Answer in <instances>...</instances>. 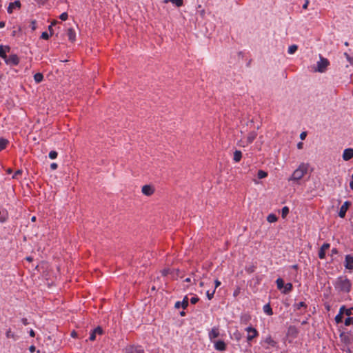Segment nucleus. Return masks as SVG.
I'll use <instances>...</instances> for the list:
<instances>
[{
    "instance_id": "12",
    "label": "nucleus",
    "mask_w": 353,
    "mask_h": 353,
    "mask_svg": "<svg viewBox=\"0 0 353 353\" xmlns=\"http://www.w3.org/2000/svg\"><path fill=\"white\" fill-rule=\"evenodd\" d=\"M154 192V188L150 185H145L142 187V193L146 196H151Z\"/></svg>"
},
{
    "instance_id": "41",
    "label": "nucleus",
    "mask_w": 353,
    "mask_h": 353,
    "mask_svg": "<svg viewBox=\"0 0 353 353\" xmlns=\"http://www.w3.org/2000/svg\"><path fill=\"white\" fill-rule=\"evenodd\" d=\"M68 14L67 12H63L62 14H61L59 18L62 20V21H65L68 19Z\"/></svg>"
},
{
    "instance_id": "53",
    "label": "nucleus",
    "mask_w": 353,
    "mask_h": 353,
    "mask_svg": "<svg viewBox=\"0 0 353 353\" xmlns=\"http://www.w3.org/2000/svg\"><path fill=\"white\" fill-rule=\"evenodd\" d=\"M50 168L52 170H54L57 168V164L56 163H51L50 165Z\"/></svg>"
},
{
    "instance_id": "32",
    "label": "nucleus",
    "mask_w": 353,
    "mask_h": 353,
    "mask_svg": "<svg viewBox=\"0 0 353 353\" xmlns=\"http://www.w3.org/2000/svg\"><path fill=\"white\" fill-rule=\"evenodd\" d=\"M3 52H5L6 55L12 53L11 52L10 48L8 46H3Z\"/></svg>"
},
{
    "instance_id": "5",
    "label": "nucleus",
    "mask_w": 353,
    "mask_h": 353,
    "mask_svg": "<svg viewBox=\"0 0 353 353\" xmlns=\"http://www.w3.org/2000/svg\"><path fill=\"white\" fill-rule=\"evenodd\" d=\"M125 353H144V350L141 345L127 346L124 350Z\"/></svg>"
},
{
    "instance_id": "4",
    "label": "nucleus",
    "mask_w": 353,
    "mask_h": 353,
    "mask_svg": "<svg viewBox=\"0 0 353 353\" xmlns=\"http://www.w3.org/2000/svg\"><path fill=\"white\" fill-rule=\"evenodd\" d=\"M329 65V61L327 59L320 56V60L316 63V68L315 71L319 72H324Z\"/></svg>"
},
{
    "instance_id": "27",
    "label": "nucleus",
    "mask_w": 353,
    "mask_h": 353,
    "mask_svg": "<svg viewBox=\"0 0 353 353\" xmlns=\"http://www.w3.org/2000/svg\"><path fill=\"white\" fill-rule=\"evenodd\" d=\"M276 283L277 285V288L279 290H281L283 288L284 286V281L281 278H278L276 281Z\"/></svg>"
},
{
    "instance_id": "15",
    "label": "nucleus",
    "mask_w": 353,
    "mask_h": 353,
    "mask_svg": "<svg viewBox=\"0 0 353 353\" xmlns=\"http://www.w3.org/2000/svg\"><path fill=\"white\" fill-rule=\"evenodd\" d=\"M219 330L218 327H214L212 328V330L209 332V338L211 341H213V340L215 338H217L219 336Z\"/></svg>"
},
{
    "instance_id": "16",
    "label": "nucleus",
    "mask_w": 353,
    "mask_h": 353,
    "mask_svg": "<svg viewBox=\"0 0 353 353\" xmlns=\"http://www.w3.org/2000/svg\"><path fill=\"white\" fill-rule=\"evenodd\" d=\"M251 319H252V317L250 314L244 313V314H242L240 316V322L242 324L246 325L250 321Z\"/></svg>"
},
{
    "instance_id": "36",
    "label": "nucleus",
    "mask_w": 353,
    "mask_h": 353,
    "mask_svg": "<svg viewBox=\"0 0 353 353\" xmlns=\"http://www.w3.org/2000/svg\"><path fill=\"white\" fill-rule=\"evenodd\" d=\"M352 323H353V318L347 317V318L345 319V325L346 326L350 325Z\"/></svg>"
},
{
    "instance_id": "25",
    "label": "nucleus",
    "mask_w": 353,
    "mask_h": 353,
    "mask_svg": "<svg viewBox=\"0 0 353 353\" xmlns=\"http://www.w3.org/2000/svg\"><path fill=\"white\" fill-rule=\"evenodd\" d=\"M34 79L37 83H40L43 79V76L41 73L38 72L34 75Z\"/></svg>"
},
{
    "instance_id": "21",
    "label": "nucleus",
    "mask_w": 353,
    "mask_h": 353,
    "mask_svg": "<svg viewBox=\"0 0 353 353\" xmlns=\"http://www.w3.org/2000/svg\"><path fill=\"white\" fill-rule=\"evenodd\" d=\"M241 158H242V152L240 150H236L234 152V157H233L234 161L236 163L239 162L241 161Z\"/></svg>"
},
{
    "instance_id": "24",
    "label": "nucleus",
    "mask_w": 353,
    "mask_h": 353,
    "mask_svg": "<svg viewBox=\"0 0 353 353\" xmlns=\"http://www.w3.org/2000/svg\"><path fill=\"white\" fill-rule=\"evenodd\" d=\"M265 343L272 347H274L276 345V342L275 341H274L273 339L270 336H268L265 339Z\"/></svg>"
},
{
    "instance_id": "57",
    "label": "nucleus",
    "mask_w": 353,
    "mask_h": 353,
    "mask_svg": "<svg viewBox=\"0 0 353 353\" xmlns=\"http://www.w3.org/2000/svg\"><path fill=\"white\" fill-rule=\"evenodd\" d=\"M35 24H36V21H32L31 22V26H32V29L33 30L36 29V26H35Z\"/></svg>"
},
{
    "instance_id": "49",
    "label": "nucleus",
    "mask_w": 353,
    "mask_h": 353,
    "mask_svg": "<svg viewBox=\"0 0 353 353\" xmlns=\"http://www.w3.org/2000/svg\"><path fill=\"white\" fill-rule=\"evenodd\" d=\"M56 23H57L56 21H54V23H52L51 25H50L48 27V30H49L51 35L53 34L52 26L56 24Z\"/></svg>"
},
{
    "instance_id": "19",
    "label": "nucleus",
    "mask_w": 353,
    "mask_h": 353,
    "mask_svg": "<svg viewBox=\"0 0 353 353\" xmlns=\"http://www.w3.org/2000/svg\"><path fill=\"white\" fill-rule=\"evenodd\" d=\"M6 336L8 339H11L13 341H17L18 339V336L14 332H12L10 329H9L6 331Z\"/></svg>"
},
{
    "instance_id": "62",
    "label": "nucleus",
    "mask_w": 353,
    "mask_h": 353,
    "mask_svg": "<svg viewBox=\"0 0 353 353\" xmlns=\"http://www.w3.org/2000/svg\"><path fill=\"white\" fill-rule=\"evenodd\" d=\"M350 187L353 190V180L350 182Z\"/></svg>"
},
{
    "instance_id": "42",
    "label": "nucleus",
    "mask_w": 353,
    "mask_h": 353,
    "mask_svg": "<svg viewBox=\"0 0 353 353\" xmlns=\"http://www.w3.org/2000/svg\"><path fill=\"white\" fill-rule=\"evenodd\" d=\"M199 299L198 296H193L190 299V303L192 304H196L199 301Z\"/></svg>"
},
{
    "instance_id": "47",
    "label": "nucleus",
    "mask_w": 353,
    "mask_h": 353,
    "mask_svg": "<svg viewBox=\"0 0 353 353\" xmlns=\"http://www.w3.org/2000/svg\"><path fill=\"white\" fill-rule=\"evenodd\" d=\"M345 310H346V307L345 305H342L340 309H339V314H345Z\"/></svg>"
},
{
    "instance_id": "2",
    "label": "nucleus",
    "mask_w": 353,
    "mask_h": 353,
    "mask_svg": "<svg viewBox=\"0 0 353 353\" xmlns=\"http://www.w3.org/2000/svg\"><path fill=\"white\" fill-rule=\"evenodd\" d=\"M308 170V164L301 163L299 167L293 172L289 181H298L301 179Z\"/></svg>"
},
{
    "instance_id": "60",
    "label": "nucleus",
    "mask_w": 353,
    "mask_h": 353,
    "mask_svg": "<svg viewBox=\"0 0 353 353\" xmlns=\"http://www.w3.org/2000/svg\"><path fill=\"white\" fill-rule=\"evenodd\" d=\"M30 336H32V337H34V336H35V332H34V331L33 330H31L30 331Z\"/></svg>"
},
{
    "instance_id": "50",
    "label": "nucleus",
    "mask_w": 353,
    "mask_h": 353,
    "mask_svg": "<svg viewBox=\"0 0 353 353\" xmlns=\"http://www.w3.org/2000/svg\"><path fill=\"white\" fill-rule=\"evenodd\" d=\"M309 3H310V1L309 0H305L304 4L303 5V8L304 10L307 9Z\"/></svg>"
},
{
    "instance_id": "64",
    "label": "nucleus",
    "mask_w": 353,
    "mask_h": 353,
    "mask_svg": "<svg viewBox=\"0 0 353 353\" xmlns=\"http://www.w3.org/2000/svg\"><path fill=\"white\" fill-rule=\"evenodd\" d=\"M180 315H181V316H184L185 315V312H184V311L181 312H180Z\"/></svg>"
},
{
    "instance_id": "14",
    "label": "nucleus",
    "mask_w": 353,
    "mask_h": 353,
    "mask_svg": "<svg viewBox=\"0 0 353 353\" xmlns=\"http://www.w3.org/2000/svg\"><path fill=\"white\" fill-rule=\"evenodd\" d=\"M353 158V149L347 148L345 149L343 153V159L344 161H349Z\"/></svg>"
},
{
    "instance_id": "17",
    "label": "nucleus",
    "mask_w": 353,
    "mask_h": 353,
    "mask_svg": "<svg viewBox=\"0 0 353 353\" xmlns=\"http://www.w3.org/2000/svg\"><path fill=\"white\" fill-rule=\"evenodd\" d=\"M256 137H257L256 132L252 131V132H249L247 136V138H246V143L250 145V143H252L254 141V140L256 138Z\"/></svg>"
},
{
    "instance_id": "28",
    "label": "nucleus",
    "mask_w": 353,
    "mask_h": 353,
    "mask_svg": "<svg viewBox=\"0 0 353 353\" xmlns=\"http://www.w3.org/2000/svg\"><path fill=\"white\" fill-rule=\"evenodd\" d=\"M297 49H298V46L296 45H292V46H289L288 52L290 54H292L296 52Z\"/></svg>"
},
{
    "instance_id": "3",
    "label": "nucleus",
    "mask_w": 353,
    "mask_h": 353,
    "mask_svg": "<svg viewBox=\"0 0 353 353\" xmlns=\"http://www.w3.org/2000/svg\"><path fill=\"white\" fill-rule=\"evenodd\" d=\"M1 59H3L5 63L9 66L17 65L19 63V57L14 53H10L8 55L5 54L3 51V46L1 45Z\"/></svg>"
},
{
    "instance_id": "55",
    "label": "nucleus",
    "mask_w": 353,
    "mask_h": 353,
    "mask_svg": "<svg viewBox=\"0 0 353 353\" xmlns=\"http://www.w3.org/2000/svg\"><path fill=\"white\" fill-rule=\"evenodd\" d=\"M29 350L30 352L33 353L35 352L36 350V347L34 345H31L30 347H29Z\"/></svg>"
},
{
    "instance_id": "39",
    "label": "nucleus",
    "mask_w": 353,
    "mask_h": 353,
    "mask_svg": "<svg viewBox=\"0 0 353 353\" xmlns=\"http://www.w3.org/2000/svg\"><path fill=\"white\" fill-rule=\"evenodd\" d=\"M8 214L7 212H6V213H5L4 212L1 211V223L4 222L6 220V219L8 218Z\"/></svg>"
},
{
    "instance_id": "7",
    "label": "nucleus",
    "mask_w": 353,
    "mask_h": 353,
    "mask_svg": "<svg viewBox=\"0 0 353 353\" xmlns=\"http://www.w3.org/2000/svg\"><path fill=\"white\" fill-rule=\"evenodd\" d=\"M245 330L248 332L247 336L248 342H250L259 335L258 331L252 327H248L245 329Z\"/></svg>"
},
{
    "instance_id": "51",
    "label": "nucleus",
    "mask_w": 353,
    "mask_h": 353,
    "mask_svg": "<svg viewBox=\"0 0 353 353\" xmlns=\"http://www.w3.org/2000/svg\"><path fill=\"white\" fill-rule=\"evenodd\" d=\"M170 273V270L169 269H164L163 271H162V274L163 276H167L168 275V274Z\"/></svg>"
},
{
    "instance_id": "61",
    "label": "nucleus",
    "mask_w": 353,
    "mask_h": 353,
    "mask_svg": "<svg viewBox=\"0 0 353 353\" xmlns=\"http://www.w3.org/2000/svg\"><path fill=\"white\" fill-rule=\"evenodd\" d=\"M12 169H11V168H8V169H6V172H7V174H11V173H12Z\"/></svg>"
},
{
    "instance_id": "23",
    "label": "nucleus",
    "mask_w": 353,
    "mask_h": 353,
    "mask_svg": "<svg viewBox=\"0 0 353 353\" xmlns=\"http://www.w3.org/2000/svg\"><path fill=\"white\" fill-rule=\"evenodd\" d=\"M292 288H293L292 284L291 283H288L285 285H284V286H283V293L288 294L292 290Z\"/></svg>"
},
{
    "instance_id": "48",
    "label": "nucleus",
    "mask_w": 353,
    "mask_h": 353,
    "mask_svg": "<svg viewBox=\"0 0 353 353\" xmlns=\"http://www.w3.org/2000/svg\"><path fill=\"white\" fill-rule=\"evenodd\" d=\"M344 55H345V57H346V59H347V61H348L350 63H352V62H353V59H352V58H351V57H350V55H349L347 52H345V53H344Z\"/></svg>"
},
{
    "instance_id": "11",
    "label": "nucleus",
    "mask_w": 353,
    "mask_h": 353,
    "mask_svg": "<svg viewBox=\"0 0 353 353\" xmlns=\"http://www.w3.org/2000/svg\"><path fill=\"white\" fill-rule=\"evenodd\" d=\"M330 247V245L327 243H325L322 245L319 251V257L321 259H323L325 257V252Z\"/></svg>"
},
{
    "instance_id": "52",
    "label": "nucleus",
    "mask_w": 353,
    "mask_h": 353,
    "mask_svg": "<svg viewBox=\"0 0 353 353\" xmlns=\"http://www.w3.org/2000/svg\"><path fill=\"white\" fill-rule=\"evenodd\" d=\"M306 136H307V133L305 132H303L300 134V138H301V139L304 140L305 139Z\"/></svg>"
},
{
    "instance_id": "18",
    "label": "nucleus",
    "mask_w": 353,
    "mask_h": 353,
    "mask_svg": "<svg viewBox=\"0 0 353 353\" xmlns=\"http://www.w3.org/2000/svg\"><path fill=\"white\" fill-rule=\"evenodd\" d=\"M67 35H68V39L73 42L75 41V39H76V32L74 31V29L72 28H69L67 31Z\"/></svg>"
},
{
    "instance_id": "58",
    "label": "nucleus",
    "mask_w": 353,
    "mask_h": 353,
    "mask_svg": "<svg viewBox=\"0 0 353 353\" xmlns=\"http://www.w3.org/2000/svg\"><path fill=\"white\" fill-rule=\"evenodd\" d=\"M331 252L332 255L338 254V250L336 248H332Z\"/></svg>"
},
{
    "instance_id": "1",
    "label": "nucleus",
    "mask_w": 353,
    "mask_h": 353,
    "mask_svg": "<svg viewBox=\"0 0 353 353\" xmlns=\"http://www.w3.org/2000/svg\"><path fill=\"white\" fill-rule=\"evenodd\" d=\"M334 285L335 289L340 292L349 293L352 289V283L346 276H339Z\"/></svg>"
},
{
    "instance_id": "29",
    "label": "nucleus",
    "mask_w": 353,
    "mask_h": 353,
    "mask_svg": "<svg viewBox=\"0 0 353 353\" xmlns=\"http://www.w3.org/2000/svg\"><path fill=\"white\" fill-rule=\"evenodd\" d=\"M294 307L296 310H301L302 307L307 308V305L305 303V302L301 301L294 304Z\"/></svg>"
},
{
    "instance_id": "56",
    "label": "nucleus",
    "mask_w": 353,
    "mask_h": 353,
    "mask_svg": "<svg viewBox=\"0 0 353 353\" xmlns=\"http://www.w3.org/2000/svg\"><path fill=\"white\" fill-rule=\"evenodd\" d=\"M214 283H215V289L216 288H218L219 286H220V285H221V282L217 279L215 280Z\"/></svg>"
},
{
    "instance_id": "46",
    "label": "nucleus",
    "mask_w": 353,
    "mask_h": 353,
    "mask_svg": "<svg viewBox=\"0 0 353 353\" xmlns=\"http://www.w3.org/2000/svg\"><path fill=\"white\" fill-rule=\"evenodd\" d=\"M21 174H22V170H17V171L14 172V175L12 176V179L17 178V176H18L19 175H21Z\"/></svg>"
},
{
    "instance_id": "38",
    "label": "nucleus",
    "mask_w": 353,
    "mask_h": 353,
    "mask_svg": "<svg viewBox=\"0 0 353 353\" xmlns=\"http://www.w3.org/2000/svg\"><path fill=\"white\" fill-rule=\"evenodd\" d=\"M8 143V141L7 139L1 138V150L6 148Z\"/></svg>"
},
{
    "instance_id": "31",
    "label": "nucleus",
    "mask_w": 353,
    "mask_h": 353,
    "mask_svg": "<svg viewBox=\"0 0 353 353\" xmlns=\"http://www.w3.org/2000/svg\"><path fill=\"white\" fill-rule=\"evenodd\" d=\"M92 331L94 334H96L97 335H102L103 332V329L100 326L97 327Z\"/></svg>"
},
{
    "instance_id": "43",
    "label": "nucleus",
    "mask_w": 353,
    "mask_h": 353,
    "mask_svg": "<svg viewBox=\"0 0 353 353\" xmlns=\"http://www.w3.org/2000/svg\"><path fill=\"white\" fill-rule=\"evenodd\" d=\"M49 34L47 32H42L41 34V37L43 39H45V40H47L49 39Z\"/></svg>"
},
{
    "instance_id": "63",
    "label": "nucleus",
    "mask_w": 353,
    "mask_h": 353,
    "mask_svg": "<svg viewBox=\"0 0 353 353\" xmlns=\"http://www.w3.org/2000/svg\"><path fill=\"white\" fill-rule=\"evenodd\" d=\"M184 281L187 282V283H190V282H191V279L190 278H186Z\"/></svg>"
},
{
    "instance_id": "20",
    "label": "nucleus",
    "mask_w": 353,
    "mask_h": 353,
    "mask_svg": "<svg viewBox=\"0 0 353 353\" xmlns=\"http://www.w3.org/2000/svg\"><path fill=\"white\" fill-rule=\"evenodd\" d=\"M263 310L264 313L268 316H272L273 314V311L270 303L265 304L263 307Z\"/></svg>"
},
{
    "instance_id": "44",
    "label": "nucleus",
    "mask_w": 353,
    "mask_h": 353,
    "mask_svg": "<svg viewBox=\"0 0 353 353\" xmlns=\"http://www.w3.org/2000/svg\"><path fill=\"white\" fill-rule=\"evenodd\" d=\"M352 310H353V308H349V309H347V308H346V310H345V314H345L346 316H347L348 317H350V316H351V315H352Z\"/></svg>"
},
{
    "instance_id": "34",
    "label": "nucleus",
    "mask_w": 353,
    "mask_h": 353,
    "mask_svg": "<svg viewBox=\"0 0 353 353\" xmlns=\"http://www.w3.org/2000/svg\"><path fill=\"white\" fill-rule=\"evenodd\" d=\"M57 155H58L57 152L56 151H54V150L50 151L49 154H48L50 159H56L57 157Z\"/></svg>"
},
{
    "instance_id": "6",
    "label": "nucleus",
    "mask_w": 353,
    "mask_h": 353,
    "mask_svg": "<svg viewBox=\"0 0 353 353\" xmlns=\"http://www.w3.org/2000/svg\"><path fill=\"white\" fill-rule=\"evenodd\" d=\"M344 266L350 272L353 270V256L351 254H347L345 256Z\"/></svg>"
},
{
    "instance_id": "45",
    "label": "nucleus",
    "mask_w": 353,
    "mask_h": 353,
    "mask_svg": "<svg viewBox=\"0 0 353 353\" xmlns=\"http://www.w3.org/2000/svg\"><path fill=\"white\" fill-rule=\"evenodd\" d=\"M96 336H97V334H94L93 331H92V332L90 333V337H89L90 341H94L96 339Z\"/></svg>"
},
{
    "instance_id": "40",
    "label": "nucleus",
    "mask_w": 353,
    "mask_h": 353,
    "mask_svg": "<svg viewBox=\"0 0 353 353\" xmlns=\"http://www.w3.org/2000/svg\"><path fill=\"white\" fill-rule=\"evenodd\" d=\"M214 293H215V289L212 292H210V291H208L206 293L208 299L209 300H211L213 298Z\"/></svg>"
},
{
    "instance_id": "37",
    "label": "nucleus",
    "mask_w": 353,
    "mask_h": 353,
    "mask_svg": "<svg viewBox=\"0 0 353 353\" xmlns=\"http://www.w3.org/2000/svg\"><path fill=\"white\" fill-rule=\"evenodd\" d=\"M249 144H247L246 143V139H241L239 142H238V145L240 146V147H245V146H248Z\"/></svg>"
},
{
    "instance_id": "30",
    "label": "nucleus",
    "mask_w": 353,
    "mask_h": 353,
    "mask_svg": "<svg viewBox=\"0 0 353 353\" xmlns=\"http://www.w3.org/2000/svg\"><path fill=\"white\" fill-rule=\"evenodd\" d=\"M268 176V173L263 170H259L257 173V176L259 179H263Z\"/></svg>"
},
{
    "instance_id": "54",
    "label": "nucleus",
    "mask_w": 353,
    "mask_h": 353,
    "mask_svg": "<svg viewBox=\"0 0 353 353\" xmlns=\"http://www.w3.org/2000/svg\"><path fill=\"white\" fill-rule=\"evenodd\" d=\"M21 322H22V323H23L24 325H27L29 323H28V319H26V318H23V319H21Z\"/></svg>"
},
{
    "instance_id": "26",
    "label": "nucleus",
    "mask_w": 353,
    "mask_h": 353,
    "mask_svg": "<svg viewBox=\"0 0 353 353\" xmlns=\"http://www.w3.org/2000/svg\"><path fill=\"white\" fill-rule=\"evenodd\" d=\"M267 221L269 223H274L277 221V216L274 214H270L267 217Z\"/></svg>"
},
{
    "instance_id": "9",
    "label": "nucleus",
    "mask_w": 353,
    "mask_h": 353,
    "mask_svg": "<svg viewBox=\"0 0 353 353\" xmlns=\"http://www.w3.org/2000/svg\"><path fill=\"white\" fill-rule=\"evenodd\" d=\"M21 4L20 1L16 0L14 2L10 3L7 10L9 14H12L14 10H19L21 8Z\"/></svg>"
},
{
    "instance_id": "22",
    "label": "nucleus",
    "mask_w": 353,
    "mask_h": 353,
    "mask_svg": "<svg viewBox=\"0 0 353 353\" xmlns=\"http://www.w3.org/2000/svg\"><path fill=\"white\" fill-rule=\"evenodd\" d=\"M168 2H172L176 7H181L183 5V0H164L163 3H167Z\"/></svg>"
},
{
    "instance_id": "13",
    "label": "nucleus",
    "mask_w": 353,
    "mask_h": 353,
    "mask_svg": "<svg viewBox=\"0 0 353 353\" xmlns=\"http://www.w3.org/2000/svg\"><path fill=\"white\" fill-rule=\"evenodd\" d=\"M214 342L215 350L218 351H224L226 350V344L223 341H216Z\"/></svg>"
},
{
    "instance_id": "10",
    "label": "nucleus",
    "mask_w": 353,
    "mask_h": 353,
    "mask_svg": "<svg viewBox=\"0 0 353 353\" xmlns=\"http://www.w3.org/2000/svg\"><path fill=\"white\" fill-rule=\"evenodd\" d=\"M188 306V298L185 296L182 301H176L174 304V307L179 309L182 307L183 309H185Z\"/></svg>"
},
{
    "instance_id": "59",
    "label": "nucleus",
    "mask_w": 353,
    "mask_h": 353,
    "mask_svg": "<svg viewBox=\"0 0 353 353\" xmlns=\"http://www.w3.org/2000/svg\"><path fill=\"white\" fill-rule=\"evenodd\" d=\"M303 143L302 142H299L298 144H297V148L299 149H302L303 148Z\"/></svg>"
},
{
    "instance_id": "8",
    "label": "nucleus",
    "mask_w": 353,
    "mask_h": 353,
    "mask_svg": "<svg viewBox=\"0 0 353 353\" xmlns=\"http://www.w3.org/2000/svg\"><path fill=\"white\" fill-rule=\"evenodd\" d=\"M352 203L349 201H346L343 203V204L341 206L339 212V216L341 218H344L345 216L346 212L349 208L351 206Z\"/></svg>"
},
{
    "instance_id": "33",
    "label": "nucleus",
    "mask_w": 353,
    "mask_h": 353,
    "mask_svg": "<svg viewBox=\"0 0 353 353\" xmlns=\"http://www.w3.org/2000/svg\"><path fill=\"white\" fill-rule=\"evenodd\" d=\"M281 212H282V217L283 218L285 217L288 215V214L289 213V208H288V207H287V206L283 207L282 208Z\"/></svg>"
},
{
    "instance_id": "35",
    "label": "nucleus",
    "mask_w": 353,
    "mask_h": 353,
    "mask_svg": "<svg viewBox=\"0 0 353 353\" xmlns=\"http://www.w3.org/2000/svg\"><path fill=\"white\" fill-rule=\"evenodd\" d=\"M343 321V314H338L336 316H335V321L336 323H341Z\"/></svg>"
}]
</instances>
